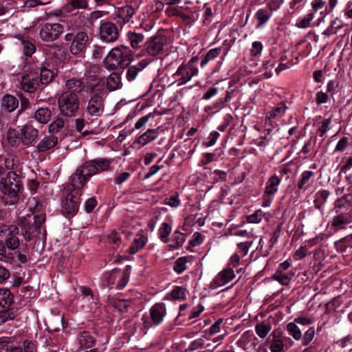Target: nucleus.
<instances>
[{"label":"nucleus","mask_w":352,"mask_h":352,"mask_svg":"<svg viewBox=\"0 0 352 352\" xmlns=\"http://www.w3.org/2000/svg\"><path fill=\"white\" fill-rule=\"evenodd\" d=\"M17 316V309L14 307H7V309L0 311V325L8 320H14Z\"/></svg>","instance_id":"obj_30"},{"label":"nucleus","mask_w":352,"mask_h":352,"mask_svg":"<svg viewBox=\"0 0 352 352\" xmlns=\"http://www.w3.org/2000/svg\"><path fill=\"white\" fill-rule=\"evenodd\" d=\"M271 330V324L267 322H261L258 323L255 327V331L258 336L264 338L270 333Z\"/></svg>","instance_id":"obj_39"},{"label":"nucleus","mask_w":352,"mask_h":352,"mask_svg":"<svg viewBox=\"0 0 352 352\" xmlns=\"http://www.w3.org/2000/svg\"><path fill=\"white\" fill-rule=\"evenodd\" d=\"M51 111H34V118L41 124H45L50 120Z\"/></svg>","instance_id":"obj_50"},{"label":"nucleus","mask_w":352,"mask_h":352,"mask_svg":"<svg viewBox=\"0 0 352 352\" xmlns=\"http://www.w3.org/2000/svg\"><path fill=\"white\" fill-rule=\"evenodd\" d=\"M346 204L351 206L352 204V195L347 194L338 199L335 202L336 208H342L346 206Z\"/></svg>","instance_id":"obj_51"},{"label":"nucleus","mask_w":352,"mask_h":352,"mask_svg":"<svg viewBox=\"0 0 352 352\" xmlns=\"http://www.w3.org/2000/svg\"><path fill=\"white\" fill-rule=\"evenodd\" d=\"M65 87L67 89V93H74L77 95L85 89V83L82 79L72 78L66 80Z\"/></svg>","instance_id":"obj_20"},{"label":"nucleus","mask_w":352,"mask_h":352,"mask_svg":"<svg viewBox=\"0 0 352 352\" xmlns=\"http://www.w3.org/2000/svg\"><path fill=\"white\" fill-rule=\"evenodd\" d=\"M6 179L1 177L0 179V190L4 195V199L10 205L16 204L23 195V190L13 188L7 186Z\"/></svg>","instance_id":"obj_7"},{"label":"nucleus","mask_w":352,"mask_h":352,"mask_svg":"<svg viewBox=\"0 0 352 352\" xmlns=\"http://www.w3.org/2000/svg\"><path fill=\"white\" fill-rule=\"evenodd\" d=\"M155 325L160 323L163 317L166 316V311L165 305L164 303H157L155 304Z\"/></svg>","instance_id":"obj_49"},{"label":"nucleus","mask_w":352,"mask_h":352,"mask_svg":"<svg viewBox=\"0 0 352 352\" xmlns=\"http://www.w3.org/2000/svg\"><path fill=\"white\" fill-rule=\"evenodd\" d=\"M63 318V316L58 314L50 315L45 322L48 331L56 332L64 329Z\"/></svg>","instance_id":"obj_19"},{"label":"nucleus","mask_w":352,"mask_h":352,"mask_svg":"<svg viewBox=\"0 0 352 352\" xmlns=\"http://www.w3.org/2000/svg\"><path fill=\"white\" fill-rule=\"evenodd\" d=\"M67 193L65 199L63 201V212L67 214H74L78 211L82 190L72 187L69 184L64 188Z\"/></svg>","instance_id":"obj_4"},{"label":"nucleus","mask_w":352,"mask_h":352,"mask_svg":"<svg viewBox=\"0 0 352 352\" xmlns=\"http://www.w3.org/2000/svg\"><path fill=\"white\" fill-rule=\"evenodd\" d=\"M287 330L296 340H299L302 338L301 331L294 322L287 324Z\"/></svg>","instance_id":"obj_46"},{"label":"nucleus","mask_w":352,"mask_h":352,"mask_svg":"<svg viewBox=\"0 0 352 352\" xmlns=\"http://www.w3.org/2000/svg\"><path fill=\"white\" fill-rule=\"evenodd\" d=\"M14 296L8 289H0V305L3 307H12Z\"/></svg>","instance_id":"obj_27"},{"label":"nucleus","mask_w":352,"mask_h":352,"mask_svg":"<svg viewBox=\"0 0 352 352\" xmlns=\"http://www.w3.org/2000/svg\"><path fill=\"white\" fill-rule=\"evenodd\" d=\"M280 182V179L277 176L274 175L270 177L265 188V193L268 195L275 194L277 192L278 186Z\"/></svg>","instance_id":"obj_35"},{"label":"nucleus","mask_w":352,"mask_h":352,"mask_svg":"<svg viewBox=\"0 0 352 352\" xmlns=\"http://www.w3.org/2000/svg\"><path fill=\"white\" fill-rule=\"evenodd\" d=\"M45 221V214L28 215L21 221V232L24 239L30 241L41 234V226Z\"/></svg>","instance_id":"obj_3"},{"label":"nucleus","mask_w":352,"mask_h":352,"mask_svg":"<svg viewBox=\"0 0 352 352\" xmlns=\"http://www.w3.org/2000/svg\"><path fill=\"white\" fill-rule=\"evenodd\" d=\"M55 77V74L52 70L46 67H42L40 72V76L38 77L39 84L47 85L52 82Z\"/></svg>","instance_id":"obj_32"},{"label":"nucleus","mask_w":352,"mask_h":352,"mask_svg":"<svg viewBox=\"0 0 352 352\" xmlns=\"http://www.w3.org/2000/svg\"><path fill=\"white\" fill-rule=\"evenodd\" d=\"M129 233L130 232L127 230L111 231L109 234L107 239L109 243L119 245L124 239H127L129 238Z\"/></svg>","instance_id":"obj_23"},{"label":"nucleus","mask_w":352,"mask_h":352,"mask_svg":"<svg viewBox=\"0 0 352 352\" xmlns=\"http://www.w3.org/2000/svg\"><path fill=\"white\" fill-rule=\"evenodd\" d=\"M280 333L274 331L265 342V346L270 348L271 352H285L287 347L285 346L283 340L279 338Z\"/></svg>","instance_id":"obj_15"},{"label":"nucleus","mask_w":352,"mask_h":352,"mask_svg":"<svg viewBox=\"0 0 352 352\" xmlns=\"http://www.w3.org/2000/svg\"><path fill=\"white\" fill-rule=\"evenodd\" d=\"M329 194H330L329 192L326 190H321L318 191L316 193V199L314 201V203L316 204V208L320 209L321 206L317 204V201H322L323 202H324L327 199Z\"/></svg>","instance_id":"obj_60"},{"label":"nucleus","mask_w":352,"mask_h":352,"mask_svg":"<svg viewBox=\"0 0 352 352\" xmlns=\"http://www.w3.org/2000/svg\"><path fill=\"white\" fill-rule=\"evenodd\" d=\"M4 179H6L7 186L13 188H19L23 190V182L21 177L15 172H9Z\"/></svg>","instance_id":"obj_24"},{"label":"nucleus","mask_w":352,"mask_h":352,"mask_svg":"<svg viewBox=\"0 0 352 352\" xmlns=\"http://www.w3.org/2000/svg\"><path fill=\"white\" fill-rule=\"evenodd\" d=\"M283 3V0H270L266 4V8H267L268 12L272 15L274 12L278 10L280 8Z\"/></svg>","instance_id":"obj_56"},{"label":"nucleus","mask_w":352,"mask_h":352,"mask_svg":"<svg viewBox=\"0 0 352 352\" xmlns=\"http://www.w3.org/2000/svg\"><path fill=\"white\" fill-rule=\"evenodd\" d=\"M234 277V271L230 268H226L218 274L211 283V286L213 288L223 286L233 280Z\"/></svg>","instance_id":"obj_17"},{"label":"nucleus","mask_w":352,"mask_h":352,"mask_svg":"<svg viewBox=\"0 0 352 352\" xmlns=\"http://www.w3.org/2000/svg\"><path fill=\"white\" fill-rule=\"evenodd\" d=\"M315 336V329L314 327H310L303 335L302 336V343L304 346L308 345L314 339Z\"/></svg>","instance_id":"obj_58"},{"label":"nucleus","mask_w":352,"mask_h":352,"mask_svg":"<svg viewBox=\"0 0 352 352\" xmlns=\"http://www.w3.org/2000/svg\"><path fill=\"white\" fill-rule=\"evenodd\" d=\"M135 13V9L131 5H126L119 8L116 12V16L118 19L117 23L120 28L129 23Z\"/></svg>","instance_id":"obj_16"},{"label":"nucleus","mask_w":352,"mask_h":352,"mask_svg":"<svg viewBox=\"0 0 352 352\" xmlns=\"http://www.w3.org/2000/svg\"><path fill=\"white\" fill-rule=\"evenodd\" d=\"M58 106L60 109L78 110L79 102L78 96L74 93H63L58 99Z\"/></svg>","instance_id":"obj_9"},{"label":"nucleus","mask_w":352,"mask_h":352,"mask_svg":"<svg viewBox=\"0 0 352 352\" xmlns=\"http://www.w3.org/2000/svg\"><path fill=\"white\" fill-rule=\"evenodd\" d=\"M118 276H120V270L117 268L113 269L107 278L108 285L110 286L114 285L116 283V280L118 279Z\"/></svg>","instance_id":"obj_64"},{"label":"nucleus","mask_w":352,"mask_h":352,"mask_svg":"<svg viewBox=\"0 0 352 352\" xmlns=\"http://www.w3.org/2000/svg\"><path fill=\"white\" fill-rule=\"evenodd\" d=\"M198 74V69L191 64L182 65L179 67L175 76H180L179 78V85H184L188 82L192 76Z\"/></svg>","instance_id":"obj_12"},{"label":"nucleus","mask_w":352,"mask_h":352,"mask_svg":"<svg viewBox=\"0 0 352 352\" xmlns=\"http://www.w3.org/2000/svg\"><path fill=\"white\" fill-rule=\"evenodd\" d=\"M63 30L64 27L61 24L47 23L41 28L39 35L43 41L51 42L56 40Z\"/></svg>","instance_id":"obj_5"},{"label":"nucleus","mask_w":352,"mask_h":352,"mask_svg":"<svg viewBox=\"0 0 352 352\" xmlns=\"http://www.w3.org/2000/svg\"><path fill=\"white\" fill-rule=\"evenodd\" d=\"M130 303L124 299L115 300L113 302V306L120 311H127L128 307Z\"/></svg>","instance_id":"obj_57"},{"label":"nucleus","mask_w":352,"mask_h":352,"mask_svg":"<svg viewBox=\"0 0 352 352\" xmlns=\"http://www.w3.org/2000/svg\"><path fill=\"white\" fill-rule=\"evenodd\" d=\"M154 139V130L148 129L146 133L140 135L138 138V142L142 145H145L148 142Z\"/></svg>","instance_id":"obj_55"},{"label":"nucleus","mask_w":352,"mask_h":352,"mask_svg":"<svg viewBox=\"0 0 352 352\" xmlns=\"http://www.w3.org/2000/svg\"><path fill=\"white\" fill-rule=\"evenodd\" d=\"M61 135L55 134H48L42 138L36 146V150L40 153L46 152L54 148L58 143V140H62Z\"/></svg>","instance_id":"obj_13"},{"label":"nucleus","mask_w":352,"mask_h":352,"mask_svg":"<svg viewBox=\"0 0 352 352\" xmlns=\"http://www.w3.org/2000/svg\"><path fill=\"white\" fill-rule=\"evenodd\" d=\"M21 83L23 90L28 93L34 92L40 85L37 74L32 72L23 76Z\"/></svg>","instance_id":"obj_14"},{"label":"nucleus","mask_w":352,"mask_h":352,"mask_svg":"<svg viewBox=\"0 0 352 352\" xmlns=\"http://www.w3.org/2000/svg\"><path fill=\"white\" fill-rule=\"evenodd\" d=\"M185 241L184 234L179 231H175L173 234V242L175 245L173 246L175 248L181 247Z\"/></svg>","instance_id":"obj_59"},{"label":"nucleus","mask_w":352,"mask_h":352,"mask_svg":"<svg viewBox=\"0 0 352 352\" xmlns=\"http://www.w3.org/2000/svg\"><path fill=\"white\" fill-rule=\"evenodd\" d=\"M109 168V162L105 159L86 161L70 177V184L72 187L81 189L91 176Z\"/></svg>","instance_id":"obj_1"},{"label":"nucleus","mask_w":352,"mask_h":352,"mask_svg":"<svg viewBox=\"0 0 352 352\" xmlns=\"http://www.w3.org/2000/svg\"><path fill=\"white\" fill-rule=\"evenodd\" d=\"M17 234H10L7 236L5 245L7 249L14 250L19 246V240L16 236Z\"/></svg>","instance_id":"obj_45"},{"label":"nucleus","mask_w":352,"mask_h":352,"mask_svg":"<svg viewBox=\"0 0 352 352\" xmlns=\"http://www.w3.org/2000/svg\"><path fill=\"white\" fill-rule=\"evenodd\" d=\"M139 56L145 57L139 62L140 69H144L154 60V36H151L145 43L144 47L141 50Z\"/></svg>","instance_id":"obj_8"},{"label":"nucleus","mask_w":352,"mask_h":352,"mask_svg":"<svg viewBox=\"0 0 352 352\" xmlns=\"http://www.w3.org/2000/svg\"><path fill=\"white\" fill-rule=\"evenodd\" d=\"M187 258L186 256L177 258L174 263V270L178 274L182 273L186 270Z\"/></svg>","instance_id":"obj_54"},{"label":"nucleus","mask_w":352,"mask_h":352,"mask_svg":"<svg viewBox=\"0 0 352 352\" xmlns=\"http://www.w3.org/2000/svg\"><path fill=\"white\" fill-rule=\"evenodd\" d=\"M208 342L209 340L206 337L203 336L202 338L192 342L190 346H188V350L192 351L203 349H210V348H212V344Z\"/></svg>","instance_id":"obj_28"},{"label":"nucleus","mask_w":352,"mask_h":352,"mask_svg":"<svg viewBox=\"0 0 352 352\" xmlns=\"http://www.w3.org/2000/svg\"><path fill=\"white\" fill-rule=\"evenodd\" d=\"M120 85V77L116 73L111 74L107 79L104 78V89L113 91L118 89Z\"/></svg>","instance_id":"obj_26"},{"label":"nucleus","mask_w":352,"mask_h":352,"mask_svg":"<svg viewBox=\"0 0 352 352\" xmlns=\"http://www.w3.org/2000/svg\"><path fill=\"white\" fill-rule=\"evenodd\" d=\"M103 100L100 94H94L89 101L88 110H100L103 109Z\"/></svg>","instance_id":"obj_38"},{"label":"nucleus","mask_w":352,"mask_h":352,"mask_svg":"<svg viewBox=\"0 0 352 352\" xmlns=\"http://www.w3.org/2000/svg\"><path fill=\"white\" fill-rule=\"evenodd\" d=\"M131 273V266L127 265L126 266L124 271L122 272L120 271V276H118V282L117 284V288L118 289H122L124 288L126 283H128L129 278Z\"/></svg>","instance_id":"obj_42"},{"label":"nucleus","mask_w":352,"mask_h":352,"mask_svg":"<svg viewBox=\"0 0 352 352\" xmlns=\"http://www.w3.org/2000/svg\"><path fill=\"white\" fill-rule=\"evenodd\" d=\"M86 92L88 94H100L104 89V78L89 76L85 83Z\"/></svg>","instance_id":"obj_11"},{"label":"nucleus","mask_w":352,"mask_h":352,"mask_svg":"<svg viewBox=\"0 0 352 352\" xmlns=\"http://www.w3.org/2000/svg\"><path fill=\"white\" fill-rule=\"evenodd\" d=\"M126 37L131 47L136 50L141 47V43L143 42L144 36L140 32L129 31L127 33Z\"/></svg>","instance_id":"obj_22"},{"label":"nucleus","mask_w":352,"mask_h":352,"mask_svg":"<svg viewBox=\"0 0 352 352\" xmlns=\"http://www.w3.org/2000/svg\"><path fill=\"white\" fill-rule=\"evenodd\" d=\"M274 278L283 285H288L290 283V277L283 274V272H276Z\"/></svg>","instance_id":"obj_63"},{"label":"nucleus","mask_w":352,"mask_h":352,"mask_svg":"<svg viewBox=\"0 0 352 352\" xmlns=\"http://www.w3.org/2000/svg\"><path fill=\"white\" fill-rule=\"evenodd\" d=\"M19 228L15 225L7 226L3 223L0 224V236L6 235L8 236L10 234H18Z\"/></svg>","instance_id":"obj_48"},{"label":"nucleus","mask_w":352,"mask_h":352,"mask_svg":"<svg viewBox=\"0 0 352 352\" xmlns=\"http://www.w3.org/2000/svg\"><path fill=\"white\" fill-rule=\"evenodd\" d=\"M314 172L310 170H306L303 172L301 175V179L299 180L298 183V189L305 190L309 186H310L313 183L311 178L314 176Z\"/></svg>","instance_id":"obj_29"},{"label":"nucleus","mask_w":352,"mask_h":352,"mask_svg":"<svg viewBox=\"0 0 352 352\" xmlns=\"http://www.w3.org/2000/svg\"><path fill=\"white\" fill-rule=\"evenodd\" d=\"M167 36L164 30H159L155 35V54L159 53L163 50L164 46L166 44Z\"/></svg>","instance_id":"obj_37"},{"label":"nucleus","mask_w":352,"mask_h":352,"mask_svg":"<svg viewBox=\"0 0 352 352\" xmlns=\"http://www.w3.org/2000/svg\"><path fill=\"white\" fill-rule=\"evenodd\" d=\"M64 126V121L60 118L55 120L49 126V133L59 135L58 133L63 129Z\"/></svg>","instance_id":"obj_47"},{"label":"nucleus","mask_w":352,"mask_h":352,"mask_svg":"<svg viewBox=\"0 0 352 352\" xmlns=\"http://www.w3.org/2000/svg\"><path fill=\"white\" fill-rule=\"evenodd\" d=\"M81 348L89 349L94 346L95 339L89 331H82L78 337Z\"/></svg>","instance_id":"obj_21"},{"label":"nucleus","mask_w":352,"mask_h":352,"mask_svg":"<svg viewBox=\"0 0 352 352\" xmlns=\"http://www.w3.org/2000/svg\"><path fill=\"white\" fill-rule=\"evenodd\" d=\"M21 144L25 146L30 145L38 135V131L32 125H25L20 132Z\"/></svg>","instance_id":"obj_18"},{"label":"nucleus","mask_w":352,"mask_h":352,"mask_svg":"<svg viewBox=\"0 0 352 352\" xmlns=\"http://www.w3.org/2000/svg\"><path fill=\"white\" fill-rule=\"evenodd\" d=\"M171 230L172 228L169 223L164 222L161 224L158 230V236L162 242H168V236L171 232Z\"/></svg>","instance_id":"obj_40"},{"label":"nucleus","mask_w":352,"mask_h":352,"mask_svg":"<svg viewBox=\"0 0 352 352\" xmlns=\"http://www.w3.org/2000/svg\"><path fill=\"white\" fill-rule=\"evenodd\" d=\"M343 28V23L338 18H336L331 21L330 25L323 32V34L329 36L333 34H336L338 32Z\"/></svg>","instance_id":"obj_33"},{"label":"nucleus","mask_w":352,"mask_h":352,"mask_svg":"<svg viewBox=\"0 0 352 352\" xmlns=\"http://www.w3.org/2000/svg\"><path fill=\"white\" fill-rule=\"evenodd\" d=\"M88 35L85 32H78L72 43L69 50L73 55H78L83 52L88 42Z\"/></svg>","instance_id":"obj_10"},{"label":"nucleus","mask_w":352,"mask_h":352,"mask_svg":"<svg viewBox=\"0 0 352 352\" xmlns=\"http://www.w3.org/2000/svg\"><path fill=\"white\" fill-rule=\"evenodd\" d=\"M171 296L174 300H184L186 298V289L176 286L171 292Z\"/></svg>","instance_id":"obj_53"},{"label":"nucleus","mask_w":352,"mask_h":352,"mask_svg":"<svg viewBox=\"0 0 352 352\" xmlns=\"http://www.w3.org/2000/svg\"><path fill=\"white\" fill-rule=\"evenodd\" d=\"M23 52L25 56L30 57L36 51L35 45L30 41H22Z\"/></svg>","instance_id":"obj_52"},{"label":"nucleus","mask_w":352,"mask_h":352,"mask_svg":"<svg viewBox=\"0 0 352 352\" xmlns=\"http://www.w3.org/2000/svg\"><path fill=\"white\" fill-rule=\"evenodd\" d=\"M133 59L132 51L124 45L113 48L104 59V63L109 69L126 67Z\"/></svg>","instance_id":"obj_2"},{"label":"nucleus","mask_w":352,"mask_h":352,"mask_svg":"<svg viewBox=\"0 0 352 352\" xmlns=\"http://www.w3.org/2000/svg\"><path fill=\"white\" fill-rule=\"evenodd\" d=\"M99 34L101 40L106 43L115 42L120 36L117 25L110 21H105L101 23Z\"/></svg>","instance_id":"obj_6"},{"label":"nucleus","mask_w":352,"mask_h":352,"mask_svg":"<svg viewBox=\"0 0 352 352\" xmlns=\"http://www.w3.org/2000/svg\"><path fill=\"white\" fill-rule=\"evenodd\" d=\"M314 18V13H308L304 16L299 18L296 23V26L298 28H307L310 26V23Z\"/></svg>","instance_id":"obj_44"},{"label":"nucleus","mask_w":352,"mask_h":352,"mask_svg":"<svg viewBox=\"0 0 352 352\" xmlns=\"http://www.w3.org/2000/svg\"><path fill=\"white\" fill-rule=\"evenodd\" d=\"M146 241V238L142 234H138L136 237L134 239L132 244L129 248V253L135 254L140 249L144 247Z\"/></svg>","instance_id":"obj_36"},{"label":"nucleus","mask_w":352,"mask_h":352,"mask_svg":"<svg viewBox=\"0 0 352 352\" xmlns=\"http://www.w3.org/2000/svg\"><path fill=\"white\" fill-rule=\"evenodd\" d=\"M272 14L266 9H259L255 14V19H256L258 24L257 28H261L271 18Z\"/></svg>","instance_id":"obj_34"},{"label":"nucleus","mask_w":352,"mask_h":352,"mask_svg":"<svg viewBox=\"0 0 352 352\" xmlns=\"http://www.w3.org/2000/svg\"><path fill=\"white\" fill-rule=\"evenodd\" d=\"M20 133L15 129H9L7 132V140L12 146H19L21 143Z\"/></svg>","instance_id":"obj_41"},{"label":"nucleus","mask_w":352,"mask_h":352,"mask_svg":"<svg viewBox=\"0 0 352 352\" xmlns=\"http://www.w3.org/2000/svg\"><path fill=\"white\" fill-rule=\"evenodd\" d=\"M221 49L220 47L213 48L209 50L206 54L205 57L201 61V67H204L209 61L216 58L221 53Z\"/></svg>","instance_id":"obj_43"},{"label":"nucleus","mask_w":352,"mask_h":352,"mask_svg":"<svg viewBox=\"0 0 352 352\" xmlns=\"http://www.w3.org/2000/svg\"><path fill=\"white\" fill-rule=\"evenodd\" d=\"M350 216L346 213H341L335 216L331 221V226L335 228L343 229L344 225L350 223Z\"/></svg>","instance_id":"obj_31"},{"label":"nucleus","mask_w":352,"mask_h":352,"mask_svg":"<svg viewBox=\"0 0 352 352\" xmlns=\"http://www.w3.org/2000/svg\"><path fill=\"white\" fill-rule=\"evenodd\" d=\"M23 352H36L37 347L36 342L32 340H25L23 344Z\"/></svg>","instance_id":"obj_62"},{"label":"nucleus","mask_w":352,"mask_h":352,"mask_svg":"<svg viewBox=\"0 0 352 352\" xmlns=\"http://www.w3.org/2000/svg\"><path fill=\"white\" fill-rule=\"evenodd\" d=\"M19 100L16 97L6 94L2 98L1 106L6 110H16L19 107Z\"/></svg>","instance_id":"obj_25"},{"label":"nucleus","mask_w":352,"mask_h":352,"mask_svg":"<svg viewBox=\"0 0 352 352\" xmlns=\"http://www.w3.org/2000/svg\"><path fill=\"white\" fill-rule=\"evenodd\" d=\"M13 343V340L11 338H0V350L8 352Z\"/></svg>","instance_id":"obj_61"}]
</instances>
